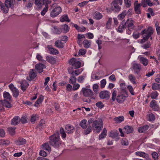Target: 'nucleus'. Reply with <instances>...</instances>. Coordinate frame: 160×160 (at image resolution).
Returning <instances> with one entry per match:
<instances>
[{
    "label": "nucleus",
    "instance_id": "nucleus-56",
    "mask_svg": "<svg viewBox=\"0 0 160 160\" xmlns=\"http://www.w3.org/2000/svg\"><path fill=\"white\" fill-rule=\"evenodd\" d=\"M155 26L157 34L158 35L160 34V27L158 22H156Z\"/></svg>",
    "mask_w": 160,
    "mask_h": 160
},
{
    "label": "nucleus",
    "instance_id": "nucleus-40",
    "mask_svg": "<svg viewBox=\"0 0 160 160\" xmlns=\"http://www.w3.org/2000/svg\"><path fill=\"white\" fill-rule=\"evenodd\" d=\"M87 121L86 120H82L81 122L80 125L82 128L86 129L87 127Z\"/></svg>",
    "mask_w": 160,
    "mask_h": 160
},
{
    "label": "nucleus",
    "instance_id": "nucleus-48",
    "mask_svg": "<svg viewBox=\"0 0 160 160\" xmlns=\"http://www.w3.org/2000/svg\"><path fill=\"white\" fill-rule=\"evenodd\" d=\"M53 28V32L54 33L59 34L62 32V29L61 28H58L56 26H54Z\"/></svg>",
    "mask_w": 160,
    "mask_h": 160
},
{
    "label": "nucleus",
    "instance_id": "nucleus-62",
    "mask_svg": "<svg viewBox=\"0 0 160 160\" xmlns=\"http://www.w3.org/2000/svg\"><path fill=\"white\" fill-rule=\"evenodd\" d=\"M85 78V77L83 76H79L78 78V81L79 83L83 82Z\"/></svg>",
    "mask_w": 160,
    "mask_h": 160
},
{
    "label": "nucleus",
    "instance_id": "nucleus-51",
    "mask_svg": "<svg viewBox=\"0 0 160 160\" xmlns=\"http://www.w3.org/2000/svg\"><path fill=\"white\" fill-rule=\"evenodd\" d=\"M128 78L129 80L133 84L136 83L135 81V78L132 74H130L128 76Z\"/></svg>",
    "mask_w": 160,
    "mask_h": 160
},
{
    "label": "nucleus",
    "instance_id": "nucleus-14",
    "mask_svg": "<svg viewBox=\"0 0 160 160\" xmlns=\"http://www.w3.org/2000/svg\"><path fill=\"white\" fill-rule=\"evenodd\" d=\"M65 129L66 132L68 134L72 133L74 131V128L72 125L69 124L65 126Z\"/></svg>",
    "mask_w": 160,
    "mask_h": 160
},
{
    "label": "nucleus",
    "instance_id": "nucleus-36",
    "mask_svg": "<svg viewBox=\"0 0 160 160\" xmlns=\"http://www.w3.org/2000/svg\"><path fill=\"white\" fill-rule=\"evenodd\" d=\"M54 44L56 47L59 48H62L64 47L63 44L60 40L56 41Z\"/></svg>",
    "mask_w": 160,
    "mask_h": 160
},
{
    "label": "nucleus",
    "instance_id": "nucleus-52",
    "mask_svg": "<svg viewBox=\"0 0 160 160\" xmlns=\"http://www.w3.org/2000/svg\"><path fill=\"white\" fill-rule=\"evenodd\" d=\"M77 81V78L74 76H73L70 77L69 78V82L72 84L75 83Z\"/></svg>",
    "mask_w": 160,
    "mask_h": 160
},
{
    "label": "nucleus",
    "instance_id": "nucleus-25",
    "mask_svg": "<svg viewBox=\"0 0 160 160\" xmlns=\"http://www.w3.org/2000/svg\"><path fill=\"white\" fill-rule=\"evenodd\" d=\"M153 31L152 28L150 27L148 28L147 30L145 29L142 30L141 32V33L142 34H144V33H148L151 35L153 33Z\"/></svg>",
    "mask_w": 160,
    "mask_h": 160
},
{
    "label": "nucleus",
    "instance_id": "nucleus-44",
    "mask_svg": "<svg viewBox=\"0 0 160 160\" xmlns=\"http://www.w3.org/2000/svg\"><path fill=\"white\" fill-rule=\"evenodd\" d=\"M62 27L64 32L66 33L69 31L70 28L68 25L64 24L62 25Z\"/></svg>",
    "mask_w": 160,
    "mask_h": 160
},
{
    "label": "nucleus",
    "instance_id": "nucleus-18",
    "mask_svg": "<svg viewBox=\"0 0 160 160\" xmlns=\"http://www.w3.org/2000/svg\"><path fill=\"white\" fill-rule=\"evenodd\" d=\"M35 69L38 71L39 73H41L43 71V69L46 68L45 66L42 64H37L35 66Z\"/></svg>",
    "mask_w": 160,
    "mask_h": 160
},
{
    "label": "nucleus",
    "instance_id": "nucleus-4",
    "mask_svg": "<svg viewBox=\"0 0 160 160\" xmlns=\"http://www.w3.org/2000/svg\"><path fill=\"white\" fill-rule=\"evenodd\" d=\"M116 91L114 90L112 94V101L114 102L116 99L118 103H121L126 99V97L121 93L118 94L117 98H116Z\"/></svg>",
    "mask_w": 160,
    "mask_h": 160
},
{
    "label": "nucleus",
    "instance_id": "nucleus-24",
    "mask_svg": "<svg viewBox=\"0 0 160 160\" xmlns=\"http://www.w3.org/2000/svg\"><path fill=\"white\" fill-rule=\"evenodd\" d=\"M23 1L25 4L26 7L28 8H31L33 3V0H23Z\"/></svg>",
    "mask_w": 160,
    "mask_h": 160
},
{
    "label": "nucleus",
    "instance_id": "nucleus-38",
    "mask_svg": "<svg viewBox=\"0 0 160 160\" xmlns=\"http://www.w3.org/2000/svg\"><path fill=\"white\" fill-rule=\"evenodd\" d=\"M142 35H143V38L141 40L142 43H143L147 41L151 36L148 33H144V34Z\"/></svg>",
    "mask_w": 160,
    "mask_h": 160
},
{
    "label": "nucleus",
    "instance_id": "nucleus-11",
    "mask_svg": "<svg viewBox=\"0 0 160 160\" xmlns=\"http://www.w3.org/2000/svg\"><path fill=\"white\" fill-rule=\"evenodd\" d=\"M43 5L45 4V6L42 11L41 12V14L42 16H44L47 11L48 7V4L51 3V2L49 0H42Z\"/></svg>",
    "mask_w": 160,
    "mask_h": 160
},
{
    "label": "nucleus",
    "instance_id": "nucleus-53",
    "mask_svg": "<svg viewBox=\"0 0 160 160\" xmlns=\"http://www.w3.org/2000/svg\"><path fill=\"white\" fill-rule=\"evenodd\" d=\"M27 117L25 116H22L21 118H20V122H21L22 123H27Z\"/></svg>",
    "mask_w": 160,
    "mask_h": 160
},
{
    "label": "nucleus",
    "instance_id": "nucleus-43",
    "mask_svg": "<svg viewBox=\"0 0 160 160\" xmlns=\"http://www.w3.org/2000/svg\"><path fill=\"white\" fill-rule=\"evenodd\" d=\"M126 28V27L125 24H121L119 25L118 28V31L119 32L122 33L123 32L124 29Z\"/></svg>",
    "mask_w": 160,
    "mask_h": 160
},
{
    "label": "nucleus",
    "instance_id": "nucleus-46",
    "mask_svg": "<svg viewBox=\"0 0 160 160\" xmlns=\"http://www.w3.org/2000/svg\"><path fill=\"white\" fill-rule=\"evenodd\" d=\"M60 132L63 138L64 139L66 138V134L63 128L61 127L60 128Z\"/></svg>",
    "mask_w": 160,
    "mask_h": 160
},
{
    "label": "nucleus",
    "instance_id": "nucleus-9",
    "mask_svg": "<svg viewBox=\"0 0 160 160\" xmlns=\"http://www.w3.org/2000/svg\"><path fill=\"white\" fill-rule=\"evenodd\" d=\"M8 87L12 92L13 97L15 98L17 97L18 96L19 93V91L18 89L16 88L12 83L9 84Z\"/></svg>",
    "mask_w": 160,
    "mask_h": 160
},
{
    "label": "nucleus",
    "instance_id": "nucleus-59",
    "mask_svg": "<svg viewBox=\"0 0 160 160\" xmlns=\"http://www.w3.org/2000/svg\"><path fill=\"white\" fill-rule=\"evenodd\" d=\"M152 158L154 160H158V154L155 152H153L152 153Z\"/></svg>",
    "mask_w": 160,
    "mask_h": 160
},
{
    "label": "nucleus",
    "instance_id": "nucleus-64",
    "mask_svg": "<svg viewBox=\"0 0 160 160\" xmlns=\"http://www.w3.org/2000/svg\"><path fill=\"white\" fill-rule=\"evenodd\" d=\"M96 105L100 108H102L104 107V105L101 102H99L96 103Z\"/></svg>",
    "mask_w": 160,
    "mask_h": 160
},
{
    "label": "nucleus",
    "instance_id": "nucleus-54",
    "mask_svg": "<svg viewBox=\"0 0 160 160\" xmlns=\"http://www.w3.org/2000/svg\"><path fill=\"white\" fill-rule=\"evenodd\" d=\"M118 133L117 132H111L109 134V136L112 138H115L118 137Z\"/></svg>",
    "mask_w": 160,
    "mask_h": 160
},
{
    "label": "nucleus",
    "instance_id": "nucleus-13",
    "mask_svg": "<svg viewBox=\"0 0 160 160\" xmlns=\"http://www.w3.org/2000/svg\"><path fill=\"white\" fill-rule=\"evenodd\" d=\"M99 97L101 98L108 99L110 98L109 92L107 91H103L99 93Z\"/></svg>",
    "mask_w": 160,
    "mask_h": 160
},
{
    "label": "nucleus",
    "instance_id": "nucleus-12",
    "mask_svg": "<svg viewBox=\"0 0 160 160\" xmlns=\"http://www.w3.org/2000/svg\"><path fill=\"white\" fill-rule=\"evenodd\" d=\"M37 76V73L35 72L34 69H32L30 70L29 73V77H27V80L31 81L33 80Z\"/></svg>",
    "mask_w": 160,
    "mask_h": 160
},
{
    "label": "nucleus",
    "instance_id": "nucleus-29",
    "mask_svg": "<svg viewBox=\"0 0 160 160\" xmlns=\"http://www.w3.org/2000/svg\"><path fill=\"white\" fill-rule=\"evenodd\" d=\"M139 58L140 62L144 66H146L148 64V61L147 58L142 57H140Z\"/></svg>",
    "mask_w": 160,
    "mask_h": 160
},
{
    "label": "nucleus",
    "instance_id": "nucleus-34",
    "mask_svg": "<svg viewBox=\"0 0 160 160\" xmlns=\"http://www.w3.org/2000/svg\"><path fill=\"white\" fill-rule=\"evenodd\" d=\"M112 22V18H108V20L106 23V28L108 29H110L111 28V24Z\"/></svg>",
    "mask_w": 160,
    "mask_h": 160
},
{
    "label": "nucleus",
    "instance_id": "nucleus-16",
    "mask_svg": "<svg viewBox=\"0 0 160 160\" xmlns=\"http://www.w3.org/2000/svg\"><path fill=\"white\" fill-rule=\"evenodd\" d=\"M47 48H48V51L50 54L52 55H56L58 54L59 52L58 50L52 48V46L48 45L47 46Z\"/></svg>",
    "mask_w": 160,
    "mask_h": 160
},
{
    "label": "nucleus",
    "instance_id": "nucleus-15",
    "mask_svg": "<svg viewBox=\"0 0 160 160\" xmlns=\"http://www.w3.org/2000/svg\"><path fill=\"white\" fill-rule=\"evenodd\" d=\"M132 68L135 73L138 75L141 69V65L140 64L135 63L133 64Z\"/></svg>",
    "mask_w": 160,
    "mask_h": 160
},
{
    "label": "nucleus",
    "instance_id": "nucleus-47",
    "mask_svg": "<svg viewBox=\"0 0 160 160\" xmlns=\"http://www.w3.org/2000/svg\"><path fill=\"white\" fill-rule=\"evenodd\" d=\"M126 15V11H125L123 12L122 13L119 14L118 16V19L122 20L125 17Z\"/></svg>",
    "mask_w": 160,
    "mask_h": 160
},
{
    "label": "nucleus",
    "instance_id": "nucleus-42",
    "mask_svg": "<svg viewBox=\"0 0 160 160\" xmlns=\"http://www.w3.org/2000/svg\"><path fill=\"white\" fill-rule=\"evenodd\" d=\"M102 17V15L100 12H95L94 16V18L97 20H99Z\"/></svg>",
    "mask_w": 160,
    "mask_h": 160
},
{
    "label": "nucleus",
    "instance_id": "nucleus-30",
    "mask_svg": "<svg viewBox=\"0 0 160 160\" xmlns=\"http://www.w3.org/2000/svg\"><path fill=\"white\" fill-rule=\"evenodd\" d=\"M114 120L117 123H120L124 120V117L122 116L116 117L114 118Z\"/></svg>",
    "mask_w": 160,
    "mask_h": 160
},
{
    "label": "nucleus",
    "instance_id": "nucleus-2",
    "mask_svg": "<svg viewBox=\"0 0 160 160\" xmlns=\"http://www.w3.org/2000/svg\"><path fill=\"white\" fill-rule=\"evenodd\" d=\"M15 0H6L3 4L0 1V8L4 13L8 12L9 8H13V3Z\"/></svg>",
    "mask_w": 160,
    "mask_h": 160
},
{
    "label": "nucleus",
    "instance_id": "nucleus-20",
    "mask_svg": "<svg viewBox=\"0 0 160 160\" xmlns=\"http://www.w3.org/2000/svg\"><path fill=\"white\" fill-rule=\"evenodd\" d=\"M15 144L17 145H21L26 144V140L22 138H19L15 141Z\"/></svg>",
    "mask_w": 160,
    "mask_h": 160
},
{
    "label": "nucleus",
    "instance_id": "nucleus-35",
    "mask_svg": "<svg viewBox=\"0 0 160 160\" xmlns=\"http://www.w3.org/2000/svg\"><path fill=\"white\" fill-rule=\"evenodd\" d=\"M82 69H77L74 72L72 71L71 73L69 72L73 76H77L80 74L82 72Z\"/></svg>",
    "mask_w": 160,
    "mask_h": 160
},
{
    "label": "nucleus",
    "instance_id": "nucleus-1",
    "mask_svg": "<svg viewBox=\"0 0 160 160\" xmlns=\"http://www.w3.org/2000/svg\"><path fill=\"white\" fill-rule=\"evenodd\" d=\"M50 145L55 148H58L61 146L62 142L60 140L58 132L54 133L49 137Z\"/></svg>",
    "mask_w": 160,
    "mask_h": 160
},
{
    "label": "nucleus",
    "instance_id": "nucleus-26",
    "mask_svg": "<svg viewBox=\"0 0 160 160\" xmlns=\"http://www.w3.org/2000/svg\"><path fill=\"white\" fill-rule=\"evenodd\" d=\"M124 132L127 134L132 132L133 130V128L129 126H126L125 127L123 128Z\"/></svg>",
    "mask_w": 160,
    "mask_h": 160
},
{
    "label": "nucleus",
    "instance_id": "nucleus-55",
    "mask_svg": "<svg viewBox=\"0 0 160 160\" xmlns=\"http://www.w3.org/2000/svg\"><path fill=\"white\" fill-rule=\"evenodd\" d=\"M92 128L90 125L88 126V128L84 131V133L85 135L89 134L92 131Z\"/></svg>",
    "mask_w": 160,
    "mask_h": 160
},
{
    "label": "nucleus",
    "instance_id": "nucleus-17",
    "mask_svg": "<svg viewBox=\"0 0 160 160\" xmlns=\"http://www.w3.org/2000/svg\"><path fill=\"white\" fill-rule=\"evenodd\" d=\"M46 61L52 64H54L56 63V59L54 57L50 56H47L46 57Z\"/></svg>",
    "mask_w": 160,
    "mask_h": 160
},
{
    "label": "nucleus",
    "instance_id": "nucleus-27",
    "mask_svg": "<svg viewBox=\"0 0 160 160\" xmlns=\"http://www.w3.org/2000/svg\"><path fill=\"white\" fill-rule=\"evenodd\" d=\"M135 154L136 155L143 157L146 158H148L149 157L148 154L142 152H136Z\"/></svg>",
    "mask_w": 160,
    "mask_h": 160
},
{
    "label": "nucleus",
    "instance_id": "nucleus-23",
    "mask_svg": "<svg viewBox=\"0 0 160 160\" xmlns=\"http://www.w3.org/2000/svg\"><path fill=\"white\" fill-rule=\"evenodd\" d=\"M0 102L1 103L2 105L5 107L8 108H10L12 107V105L6 100H0Z\"/></svg>",
    "mask_w": 160,
    "mask_h": 160
},
{
    "label": "nucleus",
    "instance_id": "nucleus-3",
    "mask_svg": "<svg viewBox=\"0 0 160 160\" xmlns=\"http://www.w3.org/2000/svg\"><path fill=\"white\" fill-rule=\"evenodd\" d=\"M51 11L50 15L52 18H54L62 12L61 8L55 4H52L50 9Z\"/></svg>",
    "mask_w": 160,
    "mask_h": 160
},
{
    "label": "nucleus",
    "instance_id": "nucleus-5",
    "mask_svg": "<svg viewBox=\"0 0 160 160\" xmlns=\"http://www.w3.org/2000/svg\"><path fill=\"white\" fill-rule=\"evenodd\" d=\"M103 126V122L101 119L98 120H95L92 124V128L93 130H96L97 132L98 133L102 129Z\"/></svg>",
    "mask_w": 160,
    "mask_h": 160
},
{
    "label": "nucleus",
    "instance_id": "nucleus-60",
    "mask_svg": "<svg viewBox=\"0 0 160 160\" xmlns=\"http://www.w3.org/2000/svg\"><path fill=\"white\" fill-rule=\"evenodd\" d=\"M125 4L127 7H129L131 5V0H124Z\"/></svg>",
    "mask_w": 160,
    "mask_h": 160
},
{
    "label": "nucleus",
    "instance_id": "nucleus-33",
    "mask_svg": "<svg viewBox=\"0 0 160 160\" xmlns=\"http://www.w3.org/2000/svg\"><path fill=\"white\" fill-rule=\"evenodd\" d=\"M107 130L105 128H104L102 133L99 136V140L104 138L107 135Z\"/></svg>",
    "mask_w": 160,
    "mask_h": 160
},
{
    "label": "nucleus",
    "instance_id": "nucleus-58",
    "mask_svg": "<svg viewBox=\"0 0 160 160\" xmlns=\"http://www.w3.org/2000/svg\"><path fill=\"white\" fill-rule=\"evenodd\" d=\"M106 83V81L105 79H104L100 82V87L101 88H104Z\"/></svg>",
    "mask_w": 160,
    "mask_h": 160
},
{
    "label": "nucleus",
    "instance_id": "nucleus-49",
    "mask_svg": "<svg viewBox=\"0 0 160 160\" xmlns=\"http://www.w3.org/2000/svg\"><path fill=\"white\" fill-rule=\"evenodd\" d=\"M42 0H35V3L39 8H40L43 5Z\"/></svg>",
    "mask_w": 160,
    "mask_h": 160
},
{
    "label": "nucleus",
    "instance_id": "nucleus-63",
    "mask_svg": "<svg viewBox=\"0 0 160 160\" xmlns=\"http://www.w3.org/2000/svg\"><path fill=\"white\" fill-rule=\"evenodd\" d=\"M15 128H8L10 134L11 135H14L15 133Z\"/></svg>",
    "mask_w": 160,
    "mask_h": 160
},
{
    "label": "nucleus",
    "instance_id": "nucleus-32",
    "mask_svg": "<svg viewBox=\"0 0 160 160\" xmlns=\"http://www.w3.org/2000/svg\"><path fill=\"white\" fill-rule=\"evenodd\" d=\"M60 21L62 22H64L65 21L70 22V20L68 18V16L67 14L64 15L62 16L60 19Z\"/></svg>",
    "mask_w": 160,
    "mask_h": 160
},
{
    "label": "nucleus",
    "instance_id": "nucleus-50",
    "mask_svg": "<svg viewBox=\"0 0 160 160\" xmlns=\"http://www.w3.org/2000/svg\"><path fill=\"white\" fill-rule=\"evenodd\" d=\"M43 99V97L42 96H41L37 100L34 106L36 107L37 106V105L39 104L40 103H41L42 102V100Z\"/></svg>",
    "mask_w": 160,
    "mask_h": 160
},
{
    "label": "nucleus",
    "instance_id": "nucleus-21",
    "mask_svg": "<svg viewBox=\"0 0 160 160\" xmlns=\"http://www.w3.org/2000/svg\"><path fill=\"white\" fill-rule=\"evenodd\" d=\"M20 122V118L18 116H15L12 120L11 124L13 125H16Z\"/></svg>",
    "mask_w": 160,
    "mask_h": 160
},
{
    "label": "nucleus",
    "instance_id": "nucleus-7",
    "mask_svg": "<svg viewBox=\"0 0 160 160\" xmlns=\"http://www.w3.org/2000/svg\"><path fill=\"white\" fill-rule=\"evenodd\" d=\"M122 4V0H114L112 3V5L113 6L114 8L113 10L116 12H118L120 11L121 8L118 5V4L121 5Z\"/></svg>",
    "mask_w": 160,
    "mask_h": 160
},
{
    "label": "nucleus",
    "instance_id": "nucleus-41",
    "mask_svg": "<svg viewBox=\"0 0 160 160\" xmlns=\"http://www.w3.org/2000/svg\"><path fill=\"white\" fill-rule=\"evenodd\" d=\"M4 98L5 100H10L11 96L9 92H4L3 93Z\"/></svg>",
    "mask_w": 160,
    "mask_h": 160
},
{
    "label": "nucleus",
    "instance_id": "nucleus-10",
    "mask_svg": "<svg viewBox=\"0 0 160 160\" xmlns=\"http://www.w3.org/2000/svg\"><path fill=\"white\" fill-rule=\"evenodd\" d=\"M134 22L131 18H129L127 20L124 24L126 28H128L129 29L133 30L135 28L134 25Z\"/></svg>",
    "mask_w": 160,
    "mask_h": 160
},
{
    "label": "nucleus",
    "instance_id": "nucleus-31",
    "mask_svg": "<svg viewBox=\"0 0 160 160\" xmlns=\"http://www.w3.org/2000/svg\"><path fill=\"white\" fill-rule=\"evenodd\" d=\"M148 125H145L144 126L139 127L138 128V131L139 132L142 133L146 131L148 128Z\"/></svg>",
    "mask_w": 160,
    "mask_h": 160
},
{
    "label": "nucleus",
    "instance_id": "nucleus-19",
    "mask_svg": "<svg viewBox=\"0 0 160 160\" xmlns=\"http://www.w3.org/2000/svg\"><path fill=\"white\" fill-rule=\"evenodd\" d=\"M41 147L43 149L48 151L49 152L51 151V147L48 142H46L42 144L41 146Z\"/></svg>",
    "mask_w": 160,
    "mask_h": 160
},
{
    "label": "nucleus",
    "instance_id": "nucleus-28",
    "mask_svg": "<svg viewBox=\"0 0 160 160\" xmlns=\"http://www.w3.org/2000/svg\"><path fill=\"white\" fill-rule=\"evenodd\" d=\"M46 126V124L45 120L44 119H42L39 122L37 128H38L39 130H41L42 129H43L45 128Z\"/></svg>",
    "mask_w": 160,
    "mask_h": 160
},
{
    "label": "nucleus",
    "instance_id": "nucleus-57",
    "mask_svg": "<svg viewBox=\"0 0 160 160\" xmlns=\"http://www.w3.org/2000/svg\"><path fill=\"white\" fill-rule=\"evenodd\" d=\"M98 85L97 84H95L93 85V91L95 93L98 92Z\"/></svg>",
    "mask_w": 160,
    "mask_h": 160
},
{
    "label": "nucleus",
    "instance_id": "nucleus-39",
    "mask_svg": "<svg viewBox=\"0 0 160 160\" xmlns=\"http://www.w3.org/2000/svg\"><path fill=\"white\" fill-rule=\"evenodd\" d=\"M140 4H137L135 6H134V9L135 12L137 14H140L141 13L140 9Z\"/></svg>",
    "mask_w": 160,
    "mask_h": 160
},
{
    "label": "nucleus",
    "instance_id": "nucleus-61",
    "mask_svg": "<svg viewBox=\"0 0 160 160\" xmlns=\"http://www.w3.org/2000/svg\"><path fill=\"white\" fill-rule=\"evenodd\" d=\"M158 95V92L156 91L151 93V97L152 99H156Z\"/></svg>",
    "mask_w": 160,
    "mask_h": 160
},
{
    "label": "nucleus",
    "instance_id": "nucleus-8",
    "mask_svg": "<svg viewBox=\"0 0 160 160\" xmlns=\"http://www.w3.org/2000/svg\"><path fill=\"white\" fill-rule=\"evenodd\" d=\"M81 92H82L83 96L85 97H91L93 95L92 91L91 90L86 88H83Z\"/></svg>",
    "mask_w": 160,
    "mask_h": 160
},
{
    "label": "nucleus",
    "instance_id": "nucleus-6",
    "mask_svg": "<svg viewBox=\"0 0 160 160\" xmlns=\"http://www.w3.org/2000/svg\"><path fill=\"white\" fill-rule=\"evenodd\" d=\"M68 63L74 69L79 68L81 66V62L75 58H72L69 60Z\"/></svg>",
    "mask_w": 160,
    "mask_h": 160
},
{
    "label": "nucleus",
    "instance_id": "nucleus-22",
    "mask_svg": "<svg viewBox=\"0 0 160 160\" xmlns=\"http://www.w3.org/2000/svg\"><path fill=\"white\" fill-rule=\"evenodd\" d=\"M21 89L23 91H24L29 85L28 83L25 80H23L20 83Z\"/></svg>",
    "mask_w": 160,
    "mask_h": 160
},
{
    "label": "nucleus",
    "instance_id": "nucleus-37",
    "mask_svg": "<svg viewBox=\"0 0 160 160\" xmlns=\"http://www.w3.org/2000/svg\"><path fill=\"white\" fill-rule=\"evenodd\" d=\"M91 41L90 40L88 41L87 40H85L83 42V44L84 47L86 48H89L91 45Z\"/></svg>",
    "mask_w": 160,
    "mask_h": 160
},
{
    "label": "nucleus",
    "instance_id": "nucleus-45",
    "mask_svg": "<svg viewBox=\"0 0 160 160\" xmlns=\"http://www.w3.org/2000/svg\"><path fill=\"white\" fill-rule=\"evenodd\" d=\"M160 85V84L157 83H153L152 84V88L154 90H158L160 89L159 88Z\"/></svg>",
    "mask_w": 160,
    "mask_h": 160
}]
</instances>
